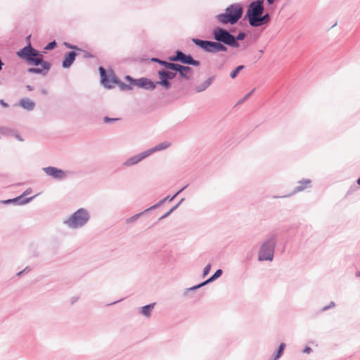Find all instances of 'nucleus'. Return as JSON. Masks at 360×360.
Listing matches in <instances>:
<instances>
[{
    "label": "nucleus",
    "instance_id": "obj_1",
    "mask_svg": "<svg viewBox=\"0 0 360 360\" xmlns=\"http://www.w3.org/2000/svg\"><path fill=\"white\" fill-rule=\"evenodd\" d=\"M212 34L214 41L193 38L192 41L204 51L210 53L226 52L228 51L226 46L232 47L233 35L227 30L216 27L213 29Z\"/></svg>",
    "mask_w": 360,
    "mask_h": 360
},
{
    "label": "nucleus",
    "instance_id": "obj_2",
    "mask_svg": "<svg viewBox=\"0 0 360 360\" xmlns=\"http://www.w3.org/2000/svg\"><path fill=\"white\" fill-rule=\"evenodd\" d=\"M243 6L240 4H233L228 6L224 13L216 15V20L222 25H234L242 17Z\"/></svg>",
    "mask_w": 360,
    "mask_h": 360
},
{
    "label": "nucleus",
    "instance_id": "obj_3",
    "mask_svg": "<svg viewBox=\"0 0 360 360\" xmlns=\"http://www.w3.org/2000/svg\"><path fill=\"white\" fill-rule=\"evenodd\" d=\"M89 212L85 208H79L63 220V224L71 229L84 227L90 219Z\"/></svg>",
    "mask_w": 360,
    "mask_h": 360
},
{
    "label": "nucleus",
    "instance_id": "obj_4",
    "mask_svg": "<svg viewBox=\"0 0 360 360\" xmlns=\"http://www.w3.org/2000/svg\"><path fill=\"white\" fill-rule=\"evenodd\" d=\"M277 237L276 233H271L266 236L265 240L261 245L258 253L259 261L273 260Z\"/></svg>",
    "mask_w": 360,
    "mask_h": 360
},
{
    "label": "nucleus",
    "instance_id": "obj_5",
    "mask_svg": "<svg viewBox=\"0 0 360 360\" xmlns=\"http://www.w3.org/2000/svg\"><path fill=\"white\" fill-rule=\"evenodd\" d=\"M16 55L30 65L38 66L44 60L43 54L33 48L30 42H28L27 46L18 51Z\"/></svg>",
    "mask_w": 360,
    "mask_h": 360
},
{
    "label": "nucleus",
    "instance_id": "obj_6",
    "mask_svg": "<svg viewBox=\"0 0 360 360\" xmlns=\"http://www.w3.org/2000/svg\"><path fill=\"white\" fill-rule=\"evenodd\" d=\"M264 12V0H256L251 2L248 7L245 16L248 19L250 25L251 26L256 19Z\"/></svg>",
    "mask_w": 360,
    "mask_h": 360
},
{
    "label": "nucleus",
    "instance_id": "obj_7",
    "mask_svg": "<svg viewBox=\"0 0 360 360\" xmlns=\"http://www.w3.org/2000/svg\"><path fill=\"white\" fill-rule=\"evenodd\" d=\"M99 72L101 75V81L102 84L107 89H111L119 83L118 78L115 76L113 71L109 70L106 72L103 67L99 68Z\"/></svg>",
    "mask_w": 360,
    "mask_h": 360
},
{
    "label": "nucleus",
    "instance_id": "obj_8",
    "mask_svg": "<svg viewBox=\"0 0 360 360\" xmlns=\"http://www.w3.org/2000/svg\"><path fill=\"white\" fill-rule=\"evenodd\" d=\"M169 60L172 62H181L183 64L199 66L200 63L199 60H194L191 55H186L181 51H176L175 55L170 56Z\"/></svg>",
    "mask_w": 360,
    "mask_h": 360
},
{
    "label": "nucleus",
    "instance_id": "obj_9",
    "mask_svg": "<svg viewBox=\"0 0 360 360\" xmlns=\"http://www.w3.org/2000/svg\"><path fill=\"white\" fill-rule=\"evenodd\" d=\"M126 79L131 82V84H133V86H136L139 88H142L148 91H153L156 87V84L151 79L146 77L133 79L130 76H127Z\"/></svg>",
    "mask_w": 360,
    "mask_h": 360
},
{
    "label": "nucleus",
    "instance_id": "obj_10",
    "mask_svg": "<svg viewBox=\"0 0 360 360\" xmlns=\"http://www.w3.org/2000/svg\"><path fill=\"white\" fill-rule=\"evenodd\" d=\"M42 170L48 175L56 180H63L67 177L66 172L55 167H44Z\"/></svg>",
    "mask_w": 360,
    "mask_h": 360
},
{
    "label": "nucleus",
    "instance_id": "obj_11",
    "mask_svg": "<svg viewBox=\"0 0 360 360\" xmlns=\"http://www.w3.org/2000/svg\"><path fill=\"white\" fill-rule=\"evenodd\" d=\"M39 65L41 66V68L35 67L30 68L27 69V72L31 74H39L45 76L51 68V64L46 60H42L41 63H39Z\"/></svg>",
    "mask_w": 360,
    "mask_h": 360
},
{
    "label": "nucleus",
    "instance_id": "obj_12",
    "mask_svg": "<svg viewBox=\"0 0 360 360\" xmlns=\"http://www.w3.org/2000/svg\"><path fill=\"white\" fill-rule=\"evenodd\" d=\"M147 157H148V155L146 150H145L139 154H137L136 155H134V156L128 158L123 162L122 165L126 167L133 166L134 165L138 164L139 162H140L141 160L146 158Z\"/></svg>",
    "mask_w": 360,
    "mask_h": 360
},
{
    "label": "nucleus",
    "instance_id": "obj_13",
    "mask_svg": "<svg viewBox=\"0 0 360 360\" xmlns=\"http://www.w3.org/2000/svg\"><path fill=\"white\" fill-rule=\"evenodd\" d=\"M160 80L155 82L157 85H160L164 89L168 90L171 87V82L165 74V69H161L158 72Z\"/></svg>",
    "mask_w": 360,
    "mask_h": 360
},
{
    "label": "nucleus",
    "instance_id": "obj_14",
    "mask_svg": "<svg viewBox=\"0 0 360 360\" xmlns=\"http://www.w3.org/2000/svg\"><path fill=\"white\" fill-rule=\"evenodd\" d=\"M222 270L221 269H217L214 274L211 276L208 279H207L206 281H205L204 282L198 284V285H194L190 288H188L189 290H195L211 282H213L214 281H215L216 279H217L218 278H219L221 275H222Z\"/></svg>",
    "mask_w": 360,
    "mask_h": 360
},
{
    "label": "nucleus",
    "instance_id": "obj_15",
    "mask_svg": "<svg viewBox=\"0 0 360 360\" xmlns=\"http://www.w3.org/2000/svg\"><path fill=\"white\" fill-rule=\"evenodd\" d=\"M77 56V53L74 51H69L67 53H65L64 56V59L62 63V66L63 68H70L72 64L75 60V58Z\"/></svg>",
    "mask_w": 360,
    "mask_h": 360
},
{
    "label": "nucleus",
    "instance_id": "obj_16",
    "mask_svg": "<svg viewBox=\"0 0 360 360\" xmlns=\"http://www.w3.org/2000/svg\"><path fill=\"white\" fill-rule=\"evenodd\" d=\"M34 196H32L30 198H23V195H20L16 198L13 199H8L6 200H3L2 203L4 204H10V203H16L18 205H22L28 203L30 202Z\"/></svg>",
    "mask_w": 360,
    "mask_h": 360
},
{
    "label": "nucleus",
    "instance_id": "obj_17",
    "mask_svg": "<svg viewBox=\"0 0 360 360\" xmlns=\"http://www.w3.org/2000/svg\"><path fill=\"white\" fill-rule=\"evenodd\" d=\"M215 79V76H211L208 77L206 80H205L203 82H202L200 84L196 85L194 87L195 91L197 93H200L204 91H205L214 82Z\"/></svg>",
    "mask_w": 360,
    "mask_h": 360
},
{
    "label": "nucleus",
    "instance_id": "obj_18",
    "mask_svg": "<svg viewBox=\"0 0 360 360\" xmlns=\"http://www.w3.org/2000/svg\"><path fill=\"white\" fill-rule=\"evenodd\" d=\"M271 20L270 15L269 13H266L264 15H259L254 23L251 25L253 27H257L264 25H266Z\"/></svg>",
    "mask_w": 360,
    "mask_h": 360
},
{
    "label": "nucleus",
    "instance_id": "obj_19",
    "mask_svg": "<svg viewBox=\"0 0 360 360\" xmlns=\"http://www.w3.org/2000/svg\"><path fill=\"white\" fill-rule=\"evenodd\" d=\"M178 72L179 76L186 79H190L193 75V70L188 66H184L181 65L179 68Z\"/></svg>",
    "mask_w": 360,
    "mask_h": 360
},
{
    "label": "nucleus",
    "instance_id": "obj_20",
    "mask_svg": "<svg viewBox=\"0 0 360 360\" xmlns=\"http://www.w3.org/2000/svg\"><path fill=\"white\" fill-rule=\"evenodd\" d=\"M19 105L27 111H31L34 108L35 103L30 98H25L20 100Z\"/></svg>",
    "mask_w": 360,
    "mask_h": 360
},
{
    "label": "nucleus",
    "instance_id": "obj_21",
    "mask_svg": "<svg viewBox=\"0 0 360 360\" xmlns=\"http://www.w3.org/2000/svg\"><path fill=\"white\" fill-rule=\"evenodd\" d=\"M169 146H170V143L169 142L164 141V142H162L148 150H146V152H147L148 156H150L155 152L161 151V150L167 149Z\"/></svg>",
    "mask_w": 360,
    "mask_h": 360
},
{
    "label": "nucleus",
    "instance_id": "obj_22",
    "mask_svg": "<svg viewBox=\"0 0 360 360\" xmlns=\"http://www.w3.org/2000/svg\"><path fill=\"white\" fill-rule=\"evenodd\" d=\"M155 303H151L145 305L139 309V314L146 318H149L151 316L152 311L155 307Z\"/></svg>",
    "mask_w": 360,
    "mask_h": 360
},
{
    "label": "nucleus",
    "instance_id": "obj_23",
    "mask_svg": "<svg viewBox=\"0 0 360 360\" xmlns=\"http://www.w3.org/2000/svg\"><path fill=\"white\" fill-rule=\"evenodd\" d=\"M299 186L295 188L293 193H297L302 191L306 188H308L310 186L311 181L309 179H303L298 182Z\"/></svg>",
    "mask_w": 360,
    "mask_h": 360
},
{
    "label": "nucleus",
    "instance_id": "obj_24",
    "mask_svg": "<svg viewBox=\"0 0 360 360\" xmlns=\"http://www.w3.org/2000/svg\"><path fill=\"white\" fill-rule=\"evenodd\" d=\"M245 33L243 32H240L237 36L233 35V40L232 41V47L238 48L239 47L238 41L243 40L245 38Z\"/></svg>",
    "mask_w": 360,
    "mask_h": 360
},
{
    "label": "nucleus",
    "instance_id": "obj_25",
    "mask_svg": "<svg viewBox=\"0 0 360 360\" xmlns=\"http://www.w3.org/2000/svg\"><path fill=\"white\" fill-rule=\"evenodd\" d=\"M13 134H14V130L7 127H0V138L2 136H12Z\"/></svg>",
    "mask_w": 360,
    "mask_h": 360
},
{
    "label": "nucleus",
    "instance_id": "obj_26",
    "mask_svg": "<svg viewBox=\"0 0 360 360\" xmlns=\"http://www.w3.org/2000/svg\"><path fill=\"white\" fill-rule=\"evenodd\" d=\"M245 68V66L243 65H238L235 70L231 72L230 73V77L231 79H235L238 73Z\"/></svg>",
    "mask_w": 360,
    "mask_h": 360
},
{
    "label": "nucleus",
    "instance_id": "obj_27",
    "mask_svg": "<svg viewBox=\"0 0 360 360\" xmlns=\"http://www.w3.org/2000/svg\"><path fill=\"white\" fill-rule=\"evenodd\" d=\"M285 343H281L279 347H278V351L276 352V354H275L274 356V360H277L282 355L284 349H285Z\"/></svg>",
    "mask_w": 360,
    "mask_h": 360
},
{
    "label": "nucleus",
    "instance_id": "obj_28",
    "mask_svg": "<svg viewBox=\"0 0 360 360\" xmlns=\"http://www.w3.org/2000/svg\"><path fill=\"white\" fill-rule=\"evenodd\" d=\"M146 212H140V213H138V214H136L134 215H133L132 217L128 218L126 219V223L127 224H130V223H132L134 221H135L136 220H137L143 213H145Z\"/></svg>",
    "mask_w": 360,
    "mask_h": 360
},
{
    "label": "nucleus",
    "instance_id": "obj_29",
    "mask_svg": "<svg viewBox=\"0 0 360 360\" xmlns=\"http://www.w3.org/2000/svg\"><path fill=\"white\" fill-rule=\"evenodd\" d=\"M180 65H181L178 63L169 62L167 69L178 72L179 68H180Z\"/></svg>",
    "mask_w": 360,
    "mask_h": 360
},
{
    "label": "nucleus",
    "instance_id": "obj_30",
    "mask_svg": "<svg viewBox=\"0 0 360 360\" xmlns=\"http://www.w3.org/2000/svg\"><path fill=\"white\" fill-rule=\"evenodd\" d=\"M254 91H255V89H253L251 91L248 93L246 95H245L242 98H240L237 102V105H240V104L243 103L245 101H247L251 96V95L254 93Z\"/></svg>",
    "mask_w": 360,
    "mask_h": 360
},
{
    "label": "nucleus",
    "instance_id": "obj_31",
    "mask_svg": "<svg viewBox=\"0 0 360 360\" xmlns=\"http://www.w3.org/2000/svg\"><path fill=\"white\" fill-rule=\"evenodd\" d=\"M166 201H167L166 199L164 198L163 199L160 200L158 203H156L154 205L150 207L149 208L145 210L144 212H148V211L156 209V208L159 207L160 206H161Z\"/></svg>",
    "mask_w": 360,
    "mask_h": 360
},
{
    "label": "nucleus",
    "instance_id": "obj_32",
    "mask_svg": "<svg viewBox=\"0 0 360 360\" xmlns=\"http://www.w3.org/2000/svg\"><path fill=\"white\" fill-rule=\"evenodd\" d=\"M117 84H119L121 90H131L132 89L131 86H133V84H131V82H129V84H127L119 81V83Z\"/></svg>",
    "mask_w": 360,
    "mask_h": 360
},
{
    "label": "nucleus",
    "instance_id": "obj_33",
    "mask_svg": "<svg viewBox=\"0 0 360 360\" xmlns=\"http://www.w3.org/2000/svg\"><path fill=\"white\" fill-rule=\"evenodd\" d=\"M152 61L159 63L160 65L164 66L165 68H167L168 63L167 61L162 60L161 59L157 58H153L151 59Z\"/></svg>",
    "mask_w": 360,
    "mask_h": 360
},
{
    "label": "nucleus",
    "instance_id": "obj_34",
    "mask_svg": "<svg viewBox=\"0 0 360 360\" xmlns=\"http://www.w3.org/2000/svg\"><path fill=\"white\" fill-rule=\"evenodd\" d=\"M178 207V205H175L174 207H172L167 212H166L165 214H163L161 217H160V220L165 219L169 216L175 210H176Z\"/></svg>",
    "mask_w": 360,
    "mask_h": 360
},
{
    "label": "nucleus",
    "instance_id": "obj_35",
    "mask_svg": "<svg viewBox=\"0 0 360 360\" xmlns=\"http://www.w3.org/2000/svg\"><path fill=\"white\" fill-rule=\"evenodd\" d=\"M165 74L169 80L173 79L176 76V72H171L165 69Z\"/></svg>",
    "mask_w": 360,
    "mask_h": 360
},
{
    "label": "nucleus",
    "instance_id": "obj_36",
    "mask_svg": "<svg viewBox=\"0 0 360 360\" xmlns=\"http://www.w3.org/2000/svg\"><path fill=\"white\" fill-rule=\"evenodd\" d=\"M56 42L55 41L49 42L46 46L45 50H52L56 46Z\"/></svg>",
    "mask_w": 360,
    "mask_h": 360
},
{
    "label": "nucleus",
    "instance_id": "obj_37",
    "mask_svg": "<svg viewBox=\"0 0 360 360\" xmlns=\"http://www.w3.org/2000/svg\"><path fill=\"white\" fill-rule=\"evenodd\" d=\"M210 269H211V264H207L203 269L202 276L205 277L209 274Z\"/></svg>",
    "mask_w": 360,
    "mask_h": 360
},
{
    "label": "nucleus",
    "instance_id": "obj_38",
    "mask_svg": "<svg viewBox=\"0 0 360 360\" xmlns=\"http://www.w3.org/2000/svg\"><path fill=\"white\" fill-rule=\"evenodd\" d=\"M188 185H186L182 188H181L178 192H176L173 196L171 197V199H169V202L172 201L181 192H182L185 188H186Z\"/></svg>",
    "mask_w": 360,
    "mask_h": 360
},
{
    "label": "nucleus",
    "instance_id": "obj_39",
    "mask_svg": "<svg viewBox=\"0 0 360 360\" xmlns=\"http://www.w3.org/2000/svg\"><path fill=\"white\" fill-rule=\"evenodd\" d=\"M118 120H119L118 118H110V117H105L103 118V121L105 123L110 122H115V121H117Z\"/></svg>",
    "mask_w": 360,
    "mask_h": 360
},
{
    "label": "nucleus",
    "instance_id": "obj_40",
    "mask_svg": "<svg viewBox=\"0 0 360 360\" xmlns=\"http://www.w3.org/2000/svg\"><path fill=\"white\" fill-rule=\"evenodd\" d=\"M335 302H331L330 303V304H329V305H328V306H325V307L323 308V309H322V310H323V311H326V310H328V309H330V308H332V307H335Z\"/></svg>",
    "mask_w": 360,
    "mask_h": 360
},
{
    "label": "nucleus",
    "instance_id": "obj_41",
    "mask_svg": "<svg viewBox=\"0 0 360 360\" xmlns=\"http://www.w3.org/2000/svg\"><path fill=\"white\" fill-rule=\"evenodd\" d=\"M65 46L67 48L71 49H77V46L70 44L69 43H65Z\"/></svg>",
    "mask_w": 360,
    "mask_h": 360
},
{
    "label": "nucleus",
    "instance_id": "obj_42",
    "mask_svg": "<svg viewBox=\"0 0 360 360\" xmlns=\"http://www.w3.org/2000/svg\"><path fill=\"white\" fill-rule=\"evenodd\" d=\"M12 136H15L20 141H23V139L21 138V136L18 134H17L15 131H14V134H13Z\"/></svg>",
    "mask_w": 360,
    "mask_h": 360
},
{
    "label": "nucleus",
    "instance_id": "obj_43",
    "mask_svg": "<svg viewBox=\"0 0 360 360\" xmlns=\"http://www.w3.org/2000/svg\"><path fill=\"white\" fill-rule=\"evenodd\" d=\"M311 352V348L309 347H306L304 349H303V352L304 353H310Z\"/></svg>",
    "mask_w": 360,
    "mask_h": 360
},
{
    "label": "nucleus",
    "instance_id": "obj_44",
    "mask_svg": "<svg viewBox=\"0 0 360 360\" xmlns=\"http://www.w3.org/2000/svg\"><path fill=\"white\" fill-rule=\"evenodd\" d=\"M0 103L1 104L2 106H4V108H7L8 106V104L6 102H4L3 100H1L0 101Z\"/></svg>",
    "mask_w": 360,
    "mask_h": 360
},
{
    "label": "nucleus",
    "instance_id": "obj_45",
    "mask_svg": "<svg viewBox=\"0 0 360 360\" xmlns=\"http://www.w3.org/2000/svg\"><path fill=\"white\" fill-rule=\"evenodd\" d=\"M84 57L85 58H93V55L91 54L89 52H86Z\"/></svg>",
    "mask_w": 360,
    "mask_h": 360
},
{
    "label": "nucleus",
    "instance_id": "obj_46",
    "mask_svg": "<svg viewBox=\"0 0 360 360\" xmlns=\"http://www.w3.org/2000/svg\"><path fill=\"white\" fill-rule=\"evenodd\" d=\"M30 192H31V189L29 188V189H27L22 195H23V197H24L25 195L30 193Z\"/></svg>",
    "mask_w": 360,
    "mask_h": 360
},
{
    "label": "nucleus",
    "instance_id": "obj_47",
    "mask_svg": "<svg viewBox=\"0 0 360 360\" xmlns=\"http://www.w3.org/2000/svg\"><path fill=\"white\" fill-rule=\"evenodd\" d=\"M27 268H25L24 270H22V271H21L18 272V273L17 274V276H21V275H22V274H23V273L27 270Z\"/></svg>",
    "mask_w": 360,
    "mask_h": 360
},
{
    "label": "nucleus",
    "instance_id": "obj_48",
    "mask_svg": "<svg viewBox=\"0 0 360 360\" xmlns=\"http://www.w3.org/2000/svg\"><path fill=\"white\" fill-rule=\"evenodd\" d=\"M26 88L28 91H32L34 89L33 86H32L31 85H27Z\"/></svg>",
    "mask_w": 360,
    "mask_h": 360
},
{
    "label": "nucleus",
    "instance_id": "obj_49",
    "mask_svg": "<svg viewBox=\"0 0 360 360\" xmlns=\"http://www.w3.org/2000/svg\"><path fill=\"white\" fill-rule=\"evenodd\" d=\"M268 4L271 5L274 3L275 0H266Z\"/></svg>",
    "mask_w": 360,
    "mask_h": 360
},
{
    "label": "nucleus",
    "instance_id": "obj_50",
    "mask_svg": "<svg viewBox=\"0 0 360 360\" xmlns=\"http://www.w3.org/2000/svg\"><path fill=\"white\" fill-rule=\"evenodd\" d=\"M3 65H4V63L1 61V60L0 59V71L2 70Z\"/></svg>",
    "mask_w": 360,
    "mask_h": 360
},
{
    "label": "nucleus",
    "instance_id": "obj_51",
    "mask_svg": "<svg viewBox=\"0 0 360 360\" xmlns=\"http://www.w3.org/2000/svg\"><path fill=\"white\" fill-rule=\"evenodd\" d=\"M184 200V198H182V199H181V200H180V201H179V202L176 204V205H178V207H179V206L182 203V202H183Z\"/></svg>",
    "mask_w": 360,
    "mask_h": 360
},
{
    "label": "nucleus",
    "instance_id": "obj_52",
    "mask_svg": "<svg viewBox=\"0 0 360 360\" xmlns=\"http://www.w3.org/2000/svg\"><path fill=\"white\" fill-rule=\"evenodd\" d=\"M165 198L166 199L167 201L169 202V199H171V197L169 195H168V196H166Z\"/></svg>",
    "mask_w": 360,
    "mask_h": 360
},
{
    "label": "nucleus",
    "instance_id": "obj_53",
    "mask_svg": "<svg viewBox=\"0 0 360 360\" xmlns=\"http://www.w3.org/2000/svg\"><path fill=\"white\" fill-rule=\"evenodd\" d=\"M41 93L44 94H46L47 91L45 89H42Z\"/></svg>",
    "mask_w": 360,
    "mask_h": 360
},
{
    "label": "nucleus",
    "instance_id": "obj_54",
    "mask_svg": "<svg viewBox=\"0 0 360 360\" xmlns=\"http://www.w3.org/2000/svg\"><path fill=\"white\" fill-rule=\"evenodd\" d=\"M357 184H358L359 185H360V177H359V178L358 179V180H357Z\"/></svg>",
    "mask_w": 360,
    "mask_h": 360
},
{
    "label": "nucleus",
    "instance_id": "obj_55",
    "mask_svg": "<svg viewBox=\"0 0 360 360\" xmlns=\"http://www.w3.org/2000/svg\"><path fill=\"white\" fill-rule=\"evenodd\" d=\"M356 276H360V272H359V271H358V272L356 273Z\"/></svg>",
    "mask_w": 360,
    "mask_h": 360
},
{
    "label": "nucleus",
    "instance_id": "obj_56",
    "mask_svg": "<svg viewBox=\"0 0 360 360\" xmlns=\"http://www.w3.org/2000/svg\"><path fill=\"white\" fill-rule=\"evenodd\" d=\"M118 301H115L114 302H112L111 304H116Z\"/></svg>",
    "mask_w": 360,
    "mask_h": 360
},
{
    "label": "nucleus",
    "instance_id": "obj_57",
    "mask_svg": "<svg viewBox=\"0 0 360 360\" xmlns=\"http://www.w3.org/2000/svg\"><path fill=\"white\" fill-rule=\"evenodd\" d=\"M75 299H73V301H72V303H74L75 302Z\"/></svg>",
    "mask_w": 360,
    "mask_h": 360
},
{
    "label": "nucleus",
    "instance_id": "obj_58",
    "mask_svg": "<svg viewBox=\"0 0 360 360\" xmlns=\"http://www.w3.org/2000/svg\"><path fill=\"white\" fill-rule=\"evenodd\" d=\"M75 299H73V301H72V303H74L75 302Z\"/></svg>",
    "mask_w": 360,
    "mask_h": 360
}]
</instances>
